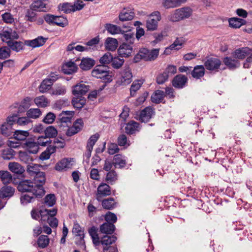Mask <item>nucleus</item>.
<instances>
[{
    "label": "nucleus",
    "instance_id": "obj_1",
    "mask_svg": "<svg viewBox=\"0 0 252 252\" xmlns=\"http://www.w3.org/2000/svg\"><path fill=\"white\" fill-rule=\"evenodd\" d=\"M232 55L233 57L239 61L246 59L243 63V67L244 68L250 67L252 63V48L247 47L238 48L232 53Z\"/></svg>",
    "mask_w": 252,
    "mask_h": 252
},
{
    "label": "nucleus",
    "instance_id": "obj_2",
    "mask_svg": "<svg viewBox=\"0 0 252 252\" xmlns=\"http://www.w3.org/2000/svg\"><path fill=\"white\" fill-rule=\"evenodd\" d=\"M159 54L158 49H154L151 51L145 48H141L134 56L133 61L134 63H138L140 60L151 61L155 60Z\"/></svg>",
    "mask_w": 252,
    "mask_h": 252
},
{
    "label": "nucleus",
    "instance_id": "obj_3",
    "mask_svg": "<svg viewBox=\"0 0 252 252\" xmlns=\"http://www.w3.org/2000/svg\"><path fill=\"white\" fill-rule=\"evenodd\" d=\"M192 13V10L189 7H184L175 10L168 16L169 21L176 22L189 18Z\"/></svg>",
    "mask_w": 252,
    "mask_h": 252
},
{
    "label": "nucleus",
    "instance_id": "obj_4",
    "mask_svg": "<svg viewBox=\"0 0 252 252\" xmlns=\"http://www.w3.org/2000/svg\"><path fill=\"white\" fill-rule=\"evenodd\" d=\"M45 193L44 189H39L37 191L21 193L20 197L21 203L23 205L32 203L35 199L41 198Z\"/></svg>",
    "mask_w": 252,
    "mask_h": 252
},
{
    "label": "nucleus",
    "instance_id": "obj_5",
    "mask_svg": "<svg viewBox=\"0 0 252 252\" xmlns=\"http://www.w3.org/2000/svg\"><path fill=\"white\" fill-rule=\"evenodd\" d=\"M17 188L21 193L33 192L37 191V189L39 190V189H44L41 185H34V183L31 180H23L20 181Z\"/></svg>",
    "mask_w": 252,
    "mask_h": 252
},
{
    "label": "nucleus",
    "instance_id": "obj_6",
    "mask_svg": "<svg viewBox=\"0 0 252 252\" xmlns=\"http://www.w3.org/2000/svg\"><path fill=\"white\" fill-rule=\"evenodd\" d=\"M120 75V77L116 81L115 85L116 87L126 86L132 82L133 75L131 70L128 66L124 67L121 72Z\"/></svg>",
    "mask_w": 252,
    "mask_h": 252
},
{
    "label": "nucleus",
    "instance_id": "obj_7",
    "mask_svg": "<svg viewBox=\"0 0 252 252\" xmlns=\"http://www.w3.org/2000/svg\"><path fill=\"white\" fill-rule=\"evenodd\" d=\"M117 238L114 235H106L103 236L100 240L101 244L103 246V250L106 252L109 250V252H118L117 248L116 246L110 245L115 243Z\"/></svg>",
    "mask_w": 252,
    "mask_h": 252
},
{
    "label": "nucleus",
    "instance_id": "obj_8",
    "mask_svg": "<svg viewBox=\"0 0 252 252\" xmlns=\"http://www.w3.org/2000/svg\"><path fill=\"white\" fill-rule=\"evenodd\" d=\"M161 20L160 13L159 11H154L149 16L146 21L147 31H155L157 29L158 22Z\"/></svg>",
    "mask_w": 252,
    "mask_h": 252
},
{
    "label": "nucleus",
    "instance_id": "obj_9",
    "mask_svg": "<svg viewBox=\"0 0 252 252\" xmlns=\"http://www.w3.org/2000/svg\"><path fill=\"white\" fill-rule=\"evenodd\" d=\"M16 116H8L6 122H4L0 127V133L3 136L8 137L12 135L14 129L12 128V125L14 124Z\"/></svg>",
    "mask_w": 252,
    "mask_h": 252
},
{
    "label": "nucleus",
    "instance_id": "obj_10",
    "mask_svg": "<svg viewBox=\"0 0 252 252\" xmlns=\"http://www.w3.org/2000/svg\"><path fill=\"white\" fill-rule=\"evenodd\" d=\"M221 64L220 60L217 58L207 57L205 59L204 66L207 70L218 72Z\"/></svg>",
    "mask_w": 252,
    "mask_h": 252
},
{
    "label": "nucleus",
    "instance_id": "obj_11",
    "mask_svg": "<svg viewBox=\"0 0 252 252\" xmlns=\"http://www.w3.org/2000/svg\"><path fill=\"white\" fill-rule=\"evenodd\" d=\"M154 115V110L150 106L146 107L139 112L137 115V119L141 123H146L149 122Z\"/></svg>",
    "mask_w": 252,
    "mask_h": 252
},
{
    "label": "nucleus",
    "instance_id": "obj_12",
    "mask_svg": "<svg viewBox=\"0 0 252 252\" xmlns=\"http://www.w3.org/2000/svg\"><path fill=\"white\" fill-rule=\"evenodd\" d=\"M188 82V77L185 75L180 74L173 78L171 83L174 88L182 89L187 86Z\"/></svg>",
    "mask_w": 252,
    "mask_h": 252
},
{
    "label": "nucleus",
    "instance_id": "obj_13",
    "mask_svg": "<svg viewBox=\"0 0 252 252\" xmlns=\"http://www.w3.org/2000/svg\"><path fill=\"white\" fill-rule=\"evenodd\" d=\"M96 199L99 202L101 201V198L111 194V187L106 183H101L97 188Z\"/></svg>",
    "mask_w": 252,
    "mask_h": 252
},
{
    "label": "nucleus",
    "instance_id": "obj_14",
    "mask_svg": "<svg viewBox=\"0 0 252 252\" xmlns=\"http://www.w3.org/2000/svg\"><path fill=\"white\" fill-rule=\"evenodd\" d=\"M133 10L130 8H124L119 14V20L116 19L114 22L117 24H120L119 21L125 22L132 20L135 15L132 11Z\"/></svg>",
    "mask_w": 252,
    "mask_h": 252
},
{
    "label": "nucleus",
    "instance_id": "obj_15",
    "mask_svg": "<svg viewBox=\"0 0 252 252\" xmlns=\"http://www.w3.org/2000/svg\"><path fill=\"white\" fill-rule=\"evenodd\" d=\"M133 44L123 43L118 49V54L121 57L128 58L131 56L133 52Z\"/></svg>",
    "mask_w": 252,
    "mask_h": 252
},
{
    "label": "nucleus",
    "instance_id": "obj_16",
    "mask_svg": "<svg viewBox=\"0 0 252 252\" xmlns=\"http://www.w3.org/2000/svg\"><path fill=\"white\" fill-rule=\"evenodd\" d=\"M72 162H74V158H64L56 163L55 169L58 171L66 170L72 167L73 165Z\"/></svg>",
    "mask_w": 252,
    "mask_h": 252
},
{
    "label": "nucleus",
    "instance_id": "obj_17",
    "mask_svg": "<svg viewBox=\"0 0 252 252\" xmlns=\"http://www.w3.org/2000/svg\"><path fill=\"white\" fill-rule=\"evenodd\" d=\"M89 88L88 85L79 83L73 87L72 93L75 96H83L89 91Z\"/></svg>",
    "mask_w": 252,
    "mask_h": 252
},
{
    "label": "nucleus",
    "instance_id": "obj_18",
    "mask_svg": "<svg viewBox=\"0 0 252 252\" xmlns=\"http://www.w3.org/2000/svg\"><path fill=\"white\" fill-rule=\"evenodd\" d=\"M57 77L52 76L50 78L44 79L38 87L39 92L44 93L49 91L51 88L54 82L57 80Z\"/></svg>",
    "mask_w": 252,
    "mask_h": 252
},
{
    "label": "nucleus",
    "instance_id": "obj_19",
    "mask_svg": "<svg viewBox=\"0 0 252 252\" xmlns=\"http://www.w3.org/2000/svg\"><path fill=\"white\" fill-rule=\"evenodd\" d=\"M223 63L230 70H235L241 65L240 62L232 57H225L223 59Z\"/></svg>",
    "mask_w": 252,
    "mask_h": 252
},
{
    "label": "nucleus",
    "instance_id": "obj_20",
    "mask_svg": "<svg viewBox=\"0 0 252 252\" xmlns=\"http://www.w3.org/2000/svg\"><path fill=\"white\" fill-rule=\"evenodd\" d=\"M47 40V38H44L42 36H39L32 40H25V44L34 48L43 46Z\"/></svg>",
    "mask_w": 252,
    "mask_h": 252
},
{
    "label": "nucleus",
    "instance_id": "obj_21",
    "mask_svg": "<svg viewBox=\"0 0 252 252\" xmlns=\"http://www.w3.org/2000/svg\"><path fill=\"white\" fill-rule=\"evenodd\" d=\"M95 64V61L93 59L89 57L83 58L81 60L79 66L83 70H89Z\"/></svg>",
    "mask_w": 252,
    "mask_h": 252
},
{
    "label": "nucleus",
    "instance_id": "obj_22",
    "mask_svg": "<svg viewBox=\"0 0 252 252\" xmlns=\"http://www.w3.org/2000/svg\"><path fill=\"white\" fill-rule=\"evenodd\" d=\"M48 0H36L33 1L30 5L32 10L34 11L46 12L44 8H46L47 2Z\"/></svg>",
    "mask_w": 252,
    "mask_h": 252
},
{
    "label": "nucleus",
    "instance_id": "obj_23",
    "mask_svg": "<svg viewBox=\"0 0 252 252\" xmlns=\"http://www.w3.org/2000/svg\"><path fill=\"white\" fill-rule=\"evenodd\" d=\"M8 47L9 49L12 51L18 52L23 50L24 47L25 43L20 41H15L13 40H9L6 42Z\"/></svg>",
    "mask_w": 252,
    "mask_h": 252
},
{
    "label": "nucleus",
    "instance_id": "obj_24",
    "mask_svg": "<svg viewBox=\"0 0 252 252\" xmlns=\"http://www.w3.org/2000/svg\"><path fill=\"white\" fill-rule=\"evenodd\" d=\"M187 0H163L162 5L166 9L179 7L184 3Z\"/></svg>",
    "mask_w": 252,
    "mask_h": 252
},
{
    "label": "nucleus",
    "instance_id": "obj_25",
    "mask_svg": "<svg viewBox=\"0 0 252 252\" xmlns=\"http://www.w3.org/2000/svg\"><path fill=\"white\" fill-rule=\"evenodd\" d=\"M78 69L74 62L71 61L65 63L62 67V70L65 74H70L75 72Z\"/></svg>",
    "mask_w": 252,
    "mask_h": 252
},
{
    "label": "nucleus",
    "instance_id": "obj_26",
    "mask_svg": "<svg viewBox=\"0 0 252 252\" xmlns=\"http://www.w3.org/2000/svg\"><path fill=\"white\" fill-rule=\"evenodd\" d=\"M115 229V226L112 223L104 222L100 226V232L106 235L112 234Z\"/></svg>",
    "mask_w": 252,
    "mask_h": 252
},
{
    "label": "nucleus",
    "instance_id": "obj_27",
    "mask_svg": "<svg viewBox=\"0 0 252 252\" xmlns=\"http://www.w3.org/2000/svg\"><path fill=\"white\" fill-rule=\"evenodd\" d=\"M165 96V93L163 91L157 90L152 94L151 100L153 103L159 104L162 102Z\"/></svg>",
    "mask_w": 252,
    "mask_h": 252
},
{
    "label": "nucleus",
    "instance_id": "obj_28",
    "mask_svg": "<svg viewBox=\"0 0 252 252\" xmlns=\"http://www.w3.org/2000/svg\"><path fill=\"white\" fill-rule=\"evenodd\" d=\"M205 67L203 65H196L191 71V74L193 78L196 79H200L205 74Z\"/></svg>",
    "mask_w": 252,
    "mask_h": 252
},
{
    "label": "nucleus",
    "instance_id": "obj_29",
    "mask_svg": "<svg viewBox=\"0 0 252 252\" xmlns=\"http://www.w3.org/2000/svg\"><path fill=\"white\" fill-rule=\"evenodd\" d=\"M10 116H16V117H14L15 118L14 119V124H17L21 126H25L28 125H31L32 126V121L31 120L28 116L19 117L18 114H12L10 115Z\"/></svg>",
    "mask_w": 252,
    "mask_h": 252
},
{
    "label": "nucleus",
    "instance_id": "obj_30",
    "mask_svg": "<svg viewBox=\"0 0 252 252\" xmlns=\"http://www.w3.org/2000/svg\"><path fill=\"white\" fill-rule=\"evenodd\" d=\"M15 189L10 186H4L0 190V198H10L14 193Z\"/></svg>",
    "mask_w": 252,
    "mask_h": 252
},
{
    "label": "nucleus",
    "instance_id": "obj_31",
    "mask_svg": "<svg viewBox=\"0 0 252 252\" xmlns=\"http://www.w3.org/2000/svg\"><path fill=\"white\" fill-rule=\"evenodd\" d=\"M57 147L56 146L49 145L46 150L40 154L39 159L42 160L49 159L51 155L55 153Z\"/></svg>",
    "mask_w": 252,
    "mask_h": 252
},
{
    "label": "nucleus",
    "instance_id": "obj_32",
    "mask_svg": "<svg viewBox=\"0 0 252 252\" xmlns=\"http://www.w3.org/2000/svg\"><path fill=\"white\" fill-rule=\"evenodd\" d=\"M32 176H33L32 182L34 185H41L42 187H43L46 182L45 173L44 172L40 171Z\"/></svg>",
    "mask_w": 252,
    "mask_h": 252
},
{
    "label": "nucleus",
    "instance_id": "obj_33",
    "mask_svg": "<svg viewBox=\"0 0 252 252\" xmlns=\"http://www.w3.org/2000/svg\"><path fill=\"white\" fill-rule=\"evenodd\" d=\"M113 164L114 165L115 168H117L118 166L119 168H122L125 166L126 164V161L122 155L116 154L114 157Z\"/></svg>",
    "mask_w": 252,
    "mask_h": 252
},
{
    "label": "nucleus",
    "instance_id": "obj_34",
    "mask_svg": "<svg viewBox=\"0 0 252 252\" xmlns=\"http://www.w3.org/2000/svg\"><path fill=\"white\" fill-rule=\"evenodd\" d=\"M121 33L122 34L123 37L124 38L126 41L124 43L133 44L135 41L134 32H132L130 29H128L126 31L122 30V32Z\"/></svg>",
    "mask_w": 252,
    "mask_h": 252
},
{
    "label": "nucleus",
    "instance_id": "obj_35",
    "mask_svg": "<svg viewBox=\"0 0 252 252\" xmlns=\"http://www.w3.org/2000/svg\"><path fill=\"white\" fill-rule=\"evenodd\" d=\"M8 167L12 172L19 175L22 174L25 171L24 167L17 162H10Z\"/></svg>",
    "mask_w": 252,
    "mask_h": 252
},
{
    "label": "nucleus",
    "instance_id": "obj_36",
    "mask_svg": "<svg viewBox=\"0 0 252 252\" xmlns=\"http://www.w3.org/2000/svg\"><path fill=\"white\" fill-rule=\"evenodd\" d=\"M139 126V124L134 121L128 122L125 127V131L127 134H134Z\"/></svg>",
    "mask_w": 252,
    "mask_h": 252
},
{
    "label": "nucleus",
    "instance_id": "obj_37",
    "mask_svg": "<svg viewBox=\"0 0 252 252\" xmlns=\"http://www.w3.org/2000/svg\"><path fill=\"white\" fill-rule=\"evenodd\" d=\"M44 134V136L48 139L55 138L58 135V130L54 126H49L45 128Z\"/></svg>",
    "mask_w": 252,
    "mask_h": 252
},
{
    "label": "nucleus",
    "instance_id": "obj_38",
    "mask_svg": "<svg viewBox=\"0 0 252 252\" xmlns=\"http://www.w3.org/2000/svg\"><path fill=\"white\" fill-rule=\"evenodd\" d=\"M246 21L245 20L237 17H233L229 19V24L230 27L233 28H239L242 25H245Z\"/></svg>",
    "mask_w": 252,
    "mask_h": 252
},
{
    "label": "nucleus",
    "instance_id": "obj_39",
    "mask_svg": "<svg viewBox=\"0 0 252 252\" xmlns=\"http://www.w3.org/2000/svg\"><path fill=\"white\" fill-rule=\"evenodd\" d=\"M86 101V99L83 96H75L72 99L71 103L74 108L81 109L85 104Z\"/></svg>",
    "mask_w": 252,
    "mask_h": 252
},
{
    "label": "nucleus",
    "instance_id": "obj_40",
    "mask_svg": "<svg viewBox=\"0 0 252 252\" xmlns=\"http://www.w3.org/2000/svg\"><path fill=\"white\" fill-rule=\"evenodd\" d=\"M101 201L102 206L105 209L112 210L116 207V202L114 198L109 197L103 200H101Z\"/></svg>",
    "mask_w": 252,
    "mask_h": 252
},
{
    "label": "nucleus",
    "instance_id": "obj_41",
    "mask_svg": "<svg viewBox=\"0 0 252 252\" xmlns=\"http://www.w3.org/2000/svg\"><path fill=\"white\" fill-rule=\"evenodd\" d=\"M118 43L116 39L112 37H108L105 42V46L110 51H115L118 47Z\"/></svg>",
    "mask_w": 252,
    "mask_h": 252
},
{
    "label": "nucleus",
    "instance_id": "obj_42",
    "mask_svg": "<svg viewBox=\"0 0 252 252\" xmlns=\"http://www.w3.org/2000/svg\"><path fill=\"white\" fill-rule=\"evenodd\" d=\"M13 133L14 138L19 141L26 140L29 135L28 130H14Z\"/></svg>",
    "mask_w": 252,
    "mask_h": 252
},
{
    "label": "nucleus",
    "instance_id": "obj_43",
    "mask_svg": "<svg viewBox=\"0 0 252 252\" xmlns=\"http://www.w3.org/2000/svg\"><path fill=\"white\" fill-rule=\"evenodd\" d=\"M73 233H76V236L80 237L79 242L78 244L80 245L85 244L84 240L85 234L83 230H82L78 224H75L72 229Z\"/></svg>",
    "mask_w": 252,
    "mask_h": 252
},
{
    "label": "nucleus",
    "instance_id": "obj_44",
    "mask_svg": "<svg viewBox=\"0 0 252 252\" xmlns=\"http://www.w3.org/2000/svg\"><path fill=\"white\" fill-rule=\"evenodd\" d=\"M105 28L108 32L112 34H115L122 32V29L120 27L112 24H106L105 25Z\"/></svg>",
    "mask_w": 252,
    "mask_h": 252
},
{
    "label": "nucleus",
    "instance_id": "obj_45",
    "mask_svg": "<svg viewBox=\"0 0 252 252\" xmlns=\"http://www.w3.org/2000/svg\"><path fill=\"white\" fill-rule=\"evenodd\" d=\"M41 165L37 164H33L31 162L30 164H28L27 166V171L29 174L32 176V175L40 172L39 167Z\"/></svg>",
    "mask_w": 252,
    "mask_h": 252
},
{
    "label": "nucleus",
    "instance_id": "obj_46",
    "mask_svg": "<svg viewBox=\"0 0 252 252\" xmlns=\"http://www.w3.org/2000/svg\"><path fill=\"white\" fill-rule=\"evenodd\" d=\"M117 179V174L115 170H112L107 173L105 177V181L108 184L113 185Z\"/></svg>",
    "mask_w": 252,
    "mask_h": 252
},
{
    "label": "nucleus",
    "instance_id": "obj_47",
    "mask_svg": "<svg viewBox=\"0 0 252 252\" xmlns=\"http://www.w3.org/2000/svg\"><path fill=\"white\" fill-rule=\"evenodd\" d=\"M27 116L30 119H37L39 118L42 114V112L38 108H31L27 111Z\"/></svg>",
    "mask_w": 252,
    "mask_h": 252
},
{
    "label": "nucleus",
    "instance_id": "obj_48",
    "mask_svg": "<svg viewBox=\"0 0 252 252\" xmlns=\"http://www.w3.org/2000/svg\"><path fill=\"white\" fill-rule=\"evenodd\" d=\"M16 152L11 148L4 149L2 151L1 157L4 159L10 160L13 159Z\"/></svg>",
    "mask_w": 252,
    "mask_h": 252
},
{
    "label": "nucleus",
    "instance_id": "obj_49",
    "mask_svg": "<svg viewBox=\"0 0 252 252\" xmlns=\"http://www.w3.org/2000/svg\"><path fill=\"white\" fill-rule=\"evenodd\" d=\"M34 102L37 106L40 107H46L48 106L49 102L47 98L44 95L36 97L34 99Z\"/></svg>",
    "mask_w": 252,
    "mask_h": 252
},
{
    "label": "nucleus",
    "instance_id": "obj_50",
    "mask_svg": "<svg viewBox=\"0 0 252 252\" xmlns=\"http://www.w3.org/2000/svg\"><path fill=\"white\" fill-rule=\"evenodd\" d=\"M19 158L21 161L28 164H30L33 161L32 158L30 157L29 154L27 151L19 152Z\"/></svg>",
    "mask_w": 252,
    "mask_h": 252
},
{
    "label": "nucleus",
    "instance_id": "obj_51",
    "mask_svg": "<svg viewBox=\"0 0 252 252\" xmlns=\"http://www.w3.org/2000/svg\"><path fill=\"white\" fill-rule=\"evenodd\" d=\"M49 243V238L48 236L41 235L37 240V244L39 248L43 249L46 248Z\"/></svg>",
    "mask_w": 252,
    "mask_h": 252
},
{
    "label": "nucleus",
    "instance_id": "obj_52",
    "mask_svg": "<svg viewBox=\"0 0 252 252\" xmlns=\"http://www.w3.org/2000/svg\"><path fill=\"white\" fill-rule=\"evenodd\" d=\"M72 4L69 2H63L60 3L58 6V9L59 11H62L66 14L70 13L72 12Z\"/></svg>",
    "mask_w": 252,
    "mask_h": 252
},
{
    "label": "nucleus",
    "instance_id": "obj_53",
    "mask_svg": "<svg viewBox=\"0 0 252 252\" xmlns=\"http://www.w3.org/2000/svg\"><path fill=\"white\" fill-rule=\"evenodd\" d=\"M140 80L134 81L130 88V95L131 97H134L136 95V92L140 89L142 84V82L140 83Z\"/></svg>",
    "mask_w": 252,
    "mask_h": 252
},
{
    "label": "nucleus",
    "instance_id": "obj_54",
    "mask_svg": "<svg viewBox=\"0 0 252 252\" xmlns=\"http://www.w3.org/2000/svg\"><path fill=\"white\" fill-rule=\"evenodd\" d=\"M56 20H55L54 25H57L61 27H65L68 24L67 18L63 16H56Z\"/></svg>",
    "mask_w": 252,
    "mask_h": 252
},
{
    "label": "nucleus",
    "instance_id": "obj_55",
    "mask_svg": "<svg viewBox=\"0 0 252 252\" xmlns=\"http://www.w3.org/2000/svg\"><path fill=\"white\" fill-rule=\"evenodd\" d=\"M0 178L3 184L10 183L12 181L11 174L7 171H0Z\"/></svg>",
    "mask_w": 252,
    "mask_h": 252
},
{
    "label": "nucleus",
    "instance_id": "obj_56",
    "mask_svg": "<svg viewBox=\"0 0 252 252\" xmlns=\"http://www.w3.org/2000/svg\"><path fill=\"white\" fill-rule=\"evenodd\" d=\"M125 60L123 59H120L118 57L112 58L111 61V65L115 69H119L124 64Z\"/></svg>",
    "mask_w": 252,
    "mask_h": 252
},
{
    "label": "nucleus",
    "instance_id": "obj_57",
    "mask_svg": "<svg viewBox=\"0 0 252 252\" xmlns=\"http://www.w3.org/2000/svg\"><path fill=\"white\" fill-rule=\"evenodd\" d=\"M56 202V198L54 194H47L44 198V203L49 207L53 206Z\"/></svg>",
    "mask_w": 252,
    "mask_h": 252
},
{
    "label": "nucleus",
    "instance_id": "obj_58",
    "mask_svg": "<svg viewBox=\"0 0 252 252\" xmlns=\"http://www.w3.org/2000/svg\"><path fill=\"white\" fill-rule=\"evenodd\" d=\"M99 138V135L95 133L92 135L88 139L87 143L86 148H90L93 150L94 146Z\"/></svg>",
    "mask_w": 252,
    "mask_h": 252
},
{
    "label": "nucleus",
    "instance_id": "obj_59",
    "mask_svg": "<svg viewBox=\"0 0 252 252\" xmlns=\"http://www.w3.org/2000/svg\"><path fill=\"white\" fill-rule=\"evenodd\" d=\"M112 54L110 52H107L100 58L99 63L105 65L109 64L112 60Z\"/></svg>",
    "mask_w": 252,
    "mask_h": 252
},
{
    "label": "nucleus",
    "instance_id": "obj_60",
    "mask_svg": "<svg viewBox=\"0 0 252 252\" xmlns=\"http://www.w3.org/2000/svg\"><path fill=\"white\" fill-rule=\"evenodd\" d=\"M56 115L52 112L48 113L42 120V122L46 124H52L55 121Z\"/></svg>",
    "mask_w": 252,
    "mask_h": 252
},
{
    "label": "nucleus",
    "instance_id": "obj_61",
    "mask_svg": "<svg viewBox=\"0 0 252 252\" xmlns=\"http://www.w3.org/2000/svg\"><path fill=\"white\" fill-rule=\"evenodd\" d=\"M10 56V50L6 46L0 48V59L4 60Z\"/></svg>",
    "mask_w": 252,
    "mask_h": 252
},
{
    "label": "nucleus",
    "instance_id": "obj_62",
    "mask_svg": "<svg viewBox=\"0 0 252 252\" xmlns=\"http://www.w3.org/2000/svg\"><path fill=\"white\" fill-rule=\"evenodd\" d=\"M106 222L112 223L114 224L117 220V216L113 213L108 212L105 215Z\"/></svg>",
    "mask_w": 252,
    "mask_h": 252
},
{
    "label": "nucleus",
    "instance_id": "obj_63",
    "mask_svg": "<svg viewBox=\"0 0 252 252\" xmlns=\"http://www.w3.org/2000/svg\"><path fill=\"white\" fill-rule=\"evenodd\" d=\"M66 93V88L64 86H59L52 90V95H63Z\"/></svg>",
    "mask_w": 252,
    "mask_h": 252
},
{
    "label": "nucleus",
    "instance_id": "obj_64",
    "mask_svg": "<svg viewBox=\"0 0 252 252\" xmlns=\"http://www.w3.org/2000/svg\"><path fill=\"white\" fill-rule=\"evenodd\" d=\"M47 139V137L44 136V135H41L37 138V144L38 146L45 147L52 142L51 140Z\"/></svg>",
    "mask_w": 252,
    "mask_h": 252
}]
</instances>
